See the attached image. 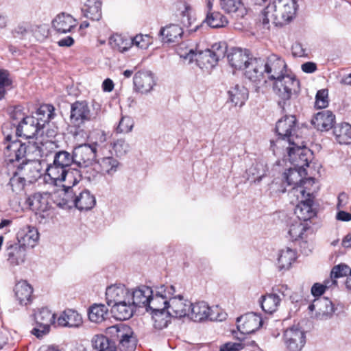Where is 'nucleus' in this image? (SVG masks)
Segmentation results:
<instances>
[{"label": "nucleus", "mask_w": 351, "mask_h": 351, "mask_svg": "<svg viewBox=\"0 0 351 351\" xmlns=\"http://www.w3.org/2000/svg\"><path fill=\"white\" fill-rule=\"evenodd\" d=\"M268 80L274 81V91L282 99L288 100L293 93L299 90V82L288 73L287 66L280 56L271 53L263 59Z\"/></svg>", "instance_id": "nucleus-1"}, {"label": "nucleus", "mask_w": 351, "mask_h": 351, "mask_svg": "<svg viewBox=\"0 0 351 351\" xmlns=\"http://www.w3.org/2000/svg\"><path fill=\"white\" fill-rule=\"evenodd\" d=\"M106 336L95 335L92 340L93 346L98 351H116L118 346L122 351H133L136 340L132 328L124 324H119L106 329Z\"/></svg>", "instance_id": "nucleus-2"}, {"label": "nucleus", "mask_w": 351, "mask_h": 351, "mask_svg": "<svg viewBox=\"0 0 351 351\" xmlns=\"http://www.w3.org/2000/svg\"><path fill=\"white\" fill-rule=\"evenodd\" d=\"M70 160L69 152L64 150L55 152L53 162L48 164L46 169V182L53 186H60L63 182L74 185L79 183L81 173L77 170L69 169L71 165Z\"/></svg>", "instance_id": "nucleus-3"}, {"label": "nucleus", "mask_w": 351, "mask_h": 351, "mask_svg": "<svg viewBox=\"0 0 351 351\" xmlns=\"http://www.w3.org/2000/svg\"><path fill=\"white\" fill-rule=\"evenodd\" d=\"M296 10L295 0H274L261 12L259 23L266 30L269 29L270 22L275 26H283L293 19Z\"/></svg>", "instance_id": "nucleus-4"}, {"label": "nucleus", "mask_w": 351, "mask_h": 351, "mask_svg": "<svg viewBox=\"0 0 351 351\" xmlns=\"http://www.w3.org/2000/svg\"><path fill=\"white\" fill-rule=\"evenodd\" d=\"M276 132L278 137L271 141V149L274 154L280 152V149L287 145H292L297 138H304L295 116H285L279 119L276 124Z\"/></svg>", "instance_id": "nucleus-5"}, {"label": "nucleus", "mask_w": 351, "mask_h": 351, "mask_svg": "<svg viewBox=\"0 0 351 351\" xmlns=\"http://www.w3.org/2000/svg\"><path fill=\"white\" fill-rule=\"evenodd\" d=\"M290 193L298 200L294 213L299 220L306 222L316 215V210L313 208L314 196L312 193L306 192L305 189L300 186L294 188Z\"/></svg>", "instance_id": "nucleus-6"}, {"label": "nucleus", "mask_w": 351, "mask_h": 351, "mask_svg": "<svg viewBox=\"0 0 351 351\" xmlns=\"http://www.w3.org/2000/svg\"><path fill=\"white\" fill-rule=\"evenodd\" d=\"M226 313L221 312L218 306L210 307L207 302L199 301L191 302L188 318L197 322L210 321H223L226 318Z\"/></svg>", "instance_id": "nucleus-7"}, {"label": "nucleus", "mask_w": 351, "mask_h": 351, "mask_svg": "<svg viewBox=\"0 0 351 351\" xmlns=\"http://www.w3.org/2000/svg\"><path fill=\"white\" fill-rule=\"evenodd\" d=\"M285 147L291 164L299 169L306 170L313 158V153L306 147L304 138H298L295 144Z\"/></svg>", "instance_id": "nucleus-8"}, {"label": "nucleus", "mask_w": 351, "mask_h": 351, "mask_svg": "<svg viewBox=\"0 0 351 351\" xmlns=\"http://www.w3.org/2000/svg\"><path fill=\"white\" fill-rule=\"evenodd\" d=\"M227 46L225 43H215L210 49L197 53L194 60L201 69H211L216 66L218 61L225 57Z\"/></svg>", "instance_id": "nucleus-9"}, {"label": "nucleus", "mask_w": 351, "mask_h": 351, "mask_svg": "<svg viewBox=\"0 0 351 351\" xmlns=\"http://www.w3.org/2000/svg\"><path fill=\"white\" fill-rule=\"evenodd\" d=\"M97 143H84L74 147L70 154V162L80 167H86L91 165L97 157Z\"/></svg>", "instance_id": "nucleus-10"}, {"label": "nucleus", "mask_w": 351, "mask_h": 351, "mask_svg": "<svg viewBox=\"0 0 351 351\" xmlns=\"http://www.w3.org/2000/svg\"><path fill=\"white\" fill-rule=\"evenodd\" d=\"M176 293L172 285H161L152 290L147 311H158L167 310L170 297Z\"/></svg>", "instance_id": "nucleus-11"}, {"label": "nucleus", "mask_w": 351, "mask_h": 351, "mask_svg": "<svg viewBox=\"0 0 351 351\" xmlns=\"http://www.w3.org/2000/svg\"><path fill=\"white\" fill-rule=\"evenodd\" d=\"M36 326L32 330V334L37 338H42L49 333L51 325L54 323L55 314L47 308L38 309L34 314Z\"/></svg>", "instance_id": "nucleus-12"}, {"label": "nucleus", "mask_w": 351, "mask_h": 351, "mask_svg": "<svg viewBox=\"0 0 351 351\" xmlns=\"http://www.w3.org/2000/svg\"><path fill=\"white\" fill-rule=\"evenodd\" d=\"M12 136L8 135L5 137L7 145L5 147L3 154L5 160L9 162L19 161L24 158L26 156L27 150L34 148H38L34 145L27 146L25 143H21L20 141H11Z\"/></svg>", "instance_id": "nucleus-13"}, {"label": "nucleus", "mask_w": 351, "mask_h": 351, "mask_svg": "<svg viewBox=\"0 0 351 351\" xmlns=\"http://www.w3.org/2000/svg\"><path fill=\"white\" fill-rule=\"evenodd\" d=\"M304 332L298 326L286 329L283 335V341L289 351H300L306 343Z\"/></svg>", "instance_id": "nucleus-14"}, {"label": "nucleus", "mask_w": 351, "mask_h": 351, "mask_svg": "<svg viewBox=\"0 0 351 351\" xmlns=\"http://www.w3.org/2000/svg\"><path fill=\"white\" fill-rule=\"evenodd\" d=\"M191 302L181 295H172L169 300L167 313L171 317L183 318L189 317Z\"/></svg>", "instance_id": "nucleus-15"}, {"label": "nucleus", "mask_w": 351, "mask_h": 351, "mask_svg": "<svg viewBox=\"0 0 351 351\" xmlns=\"http://www.w3.org/2000/svg\"><path fill=\"white\" fill-rule=\"evenodd\" d=\"M75 186L73 184H62V188L53 196L54 203L60 208L67 209L74 207L75 199Z\"/></svg>", "instance_id": "nucleus-16"}, {"label": "nucleus", "mask_w": 351, "mask_h": 351, "mask_svg": "<svg viewBox=\"0 0 351 351\" xmlns=\"http://www.w3.org/2000/svg\"><path fill=\"white\" fill-rule=\"evenodd\" d=\"M134 90L141 94L150 93L156 85L154 74L148 70L136 72L133 77Z\"/></svg>", "instance_id": "nucleus-17"}, {"label": "nucleus", "mask_w": 351, "mask_h": 351, "mask_svg": "<svg viewBox=\"0 0 351 351\" xmlns=\"http://www.w3.org/2000/svg\"><path fill=\"white\" fill-rule=\"evenodd\" d=\"M264 64L265 62L261 58H250L244 68L245 77L256 84L266 83L264 77Z\"/></svg>", "instance_id": "nucleus-18"}, {"label": "nucleus", "mask_w": 351, "mask_h": 351, "mask_svg": "<svg viewBox=\"0 0 351 351\" xmlns=\"http://www.w3.org/2000/svg\"><path fill=\"white\" fill-rule=\"evenodd\" d=\"M90 119V111L86 102L76 101L71 105L70 120L73 125L80 128Z\"/></svg>", "instance_id": "nucleus-19"}, {"label": "nucleus", "mask_w": 351, "mask_h": 351, "mask_svg": "<svg viewBox=\"0 0 351 351\" xmlns=\"http://www.w3.org/2000/svg\"><path fill=\"white\" fill-rule=\"evenodd\" d=\"M40 133L43 135L42 130L37 125L36 119L32 117H23L16 128V134L27 139L33 138Z\"/></svg>", "instance_id": "nucleus-20"}, {"label": "nucleus", "mask_w": 351, "mask_h": 351, "mask_svg": "<svg viewBox=\"0 0 351 351\" xmlns=\"http://www.w3.org/2000/svg\"><path fill=\"white\" fill-rule=\"evenodd\" d=\"M237 328L243 334H251L262 325V319L255 313H247L237 319Z\"/></svg>", "instance_id": "nucleus-21"}, {"label": "nucleus", "mask_w": 351, "mask_h": 351, "mask_svg": "<svg viewBox=\"0 0 351 351\" xmlns=\"http://www.w3.org/2000/svg\"><path fill=\"white\" fill-rule=\"evenodd\" d=\"M5 255L11 265H19L25 262L26 248L17 242L9 241L6 243Z\"/></svg>", "instance_id": "nucleus-22"}, {"label": "nucleus", "mask_w": 351, "mask_h": 351, "mask_svg": "<svg viewBox=\"0 0 351 351\" xmlns=\"http://www.w3.org/2000/svg\"><path fill=\"white\" fill-rule=\"evenodd\" d=\"M308 309L315 311V316L319 319H327L332 317L335 312L332 302L327 298L315 299Z\"/></svg>", "instance_id": "nucleus-23"}, {"label": "nucleus", "mask_w": 351, "mask_h": 351, "mask_svg": "<svg viewBox=\"0 0 351 351\" xmlns=\"http://www.w3.org/2000/svg\"><path fill=\"white\" fill-rule=\"evenodd\" d=\"M306 170L299 169V168L293 167L285 171L282 178L287 183V186H293L292 191L294 188L299 186L305 189L304 184L311 181L310 178H306Z\"/></svg>", "instance_id": "nucleus-24"}, {"label": "nucleus", "mask_w": 351, "mask_h": 351, "mask_svg": "<svg viewBox=\"0 0 351 351\" xmlns=\"http://www.w3.org/2000/svg\"><path fill=\"white\" fill-rule=\"evenodd\" d=\"M106 300L110 306L130 300V291L123 285H113L107 287L106 291Z\"/></svg>", "instance_id": "nucleus-25"}, {"label": "nucleus", "mask_w": 351, "mask_h": 351, "mask_svg": "<svg viewBox=\"0 0 351 351\" xmlns=\"http://www.w3.org/2000/svg\"><path fill=\"white\" fill-rule=\"evenodd\" d=\"M152 295V289L147 286H141L132 291H130V300L135 308L145 307L147 310Z\"/></svg>", "instance_id": "nucleus-26"}, {"label": "nucleus", "mask_w": 351, "mask_h": 351, "mask_svg": "<svg viewBox=\"0 0 351 351\" xmlns=\"http://www.w3.org/2000/svg\"><path fill=\"white\" fill-rule=\"evenodd\" d=\"M77 22L71 14L62 12L52 21V27L60 34H66L77 26Z\"/></svg>", "instance_id": "nucleus-27"}, {"label": "nucleus", "mask_w": 351, "mask_h": 351, "mask_svg": "<svg viewBox=\"0 0 351 351\" xmlns=\"http://www.w3.org/2000/svg\"><path fill=\"white\" fill-rule=\"evenodd\" d=\"M227 58L230 66L236 69H244L250 60L248 51L241 48H232L228 52Z\"/></svg>", "instance_id": "nucleus-28"}, {"label": "nucleus", "mask_w": 351, "mask_h": 351, "mask_svg": "<svg viewBox=\"0 0 351 351\" xmlns=\"http://www.w3.org/2000/svg\"><path fill=\"white\" fill-rule=\"evenodd\" d=\"M96 204V199L93 194L88 189H82L75 193L74 207L80 210H88L92 209Z\"/></svg>", "instance_id": "nucleus-29"}, {"label": "nucleus", "mask_w": 351, "mask_h": 351, "mask_svg": "<svg viewBox=\"0 0 351 351\" xmlns=\"http://www.w3.org/2000/svg\"><path fill=\"white\" fill-rule=\"evenodd\" d=\"M335 116L330 110H323L315 114L311 121L318 130L328 131L334 125Z\"/></svg>", "instance_id": "nucleus-30"}, {"label": "nucleus", "mask_w": 351, "mask_h": 351, "mask_svg": "<svg viewBox=\"0 0 351 351\" xmlns=\"http://www.w3.org/2000/svg\"><path fill=\"white\" fill-rule=\"evenodd\" d=\"M39 234L34 227L26 226L21 229L17 233V243L27 247H34L38 241Z\"/></svg>", "instance_id": "nucleus-31"}, {"label": "nucleus", "mask_w": 351, "mask_h": 351, "mask_svg": "<svg viewBox=\"0 0 351 351\" xmlns=\"http://www.w3.org/2000/svg\"><path fill=\"white\" fill-rule=\"evenodd\" d=\"M57 323L63 327L77 328L82 324V317L77 311L67 309L58 317Z\"/></svg>", "instance_id": "nucleus-32"}, {"label": "nucleus", "mask_w": 351, "mask_h": 351, "mask_svg": "<svg viewBox=\"0 0 351 351\" xmlns=\"http://www.w3.org/2000/svg\"><path fill=\"white\" fill-rule=\"evenodd\" d=\"M111 311L117 319H130L135 311V307L130 300H125L111 306Z\"/></svg>", "instance_id": "nucleus-33"}, {"label": "nucleus", "mask_w": 351, "mask_h": 351, "mask_svg": "<svg viewBox=\"0 0 351 351\" xmlns=\"http://www.w3.org/2000/svg\"><path fill=\"white\" fill-rule=\"evenodd\" d=\"M54 115V108L53 106L42 105L37 110L35 115L32 117L36 119L37 125H38L41 130H43L45 125L53 118ZM42 134H43V131H42Z\"/></svg>", "instance_id": "nucleus-34"}, {"label": "nucleus", "mask_w": 351, "mask_h": 351, "mask_svg": "<svg viewBox=\"0 0 351 351\" xmlns=\"http://www.w3.org/2000/svg\"><path fill=\"white\" fill-rule=\"evenodd\" d=\"M82 12L86 18L99 21L101 18V2L99 0H87Z\"/></svg>", "instance_id": "nucleus-35"}, {"label": "nucleus", "mask_w": 351, "mask_h": 351, "mask_svg": "<svg viewBox=\"0 0 351 351\" xmlns=\"http://www.w3.org/2000/svg\"><path fill=\"white\" fill-rule=\"evenodd\" d=\"M182 34V28L176 24H171L162 27L159 32V35L162 37V40L166 43L177 42L181 38Z\"/></svg>", "instance_id": "nucleus-36"}, {"label": "nucleus", "mask_w": 351, "mask_h": 351, "mask_svg": "<svg viewBox=\"0 0 351 351\" xmlns=\"http://www.w3.org/2000/svg\"><path fill=\"white\" fill-rule=\"evenodd\" d=\"M31 210L36 213L45 212L49 208L48 200L46 195L36 193L31 195L27 200Z\"/></svg>", "instance_id": "nucleus-37"}, {"label": "nucleus", "mask_w": 351, "mask_h": 351, "mask_svg": "<svg viewBox=\"0 0 351 351\" xmlns=\"http://www.w3.org/2000/svg\"><path fill=\"white\" fill-rule=\"evenodd\" d=\"M228 99L234 106H242L248 97L247 90L242 85L237 84L228 92Z\"/></svg>", "instance_id": "nucleus-38"}, {"label": "nucleus", "mask_w": 351, "mask_h": 351, "mask_svg": "<svg viewBox=\"0 0 351 351\" xmlns=\"http://www.w3.org/2000/svg\"><path fill=\"white\" fill-rule=\"evenodd\" d=\"M176 8L180 11V21L186 27H190L195 21L194 12L191 6L185 1L177 3Z\"/></svg>", "instance_id": "nucleus-39"}, {"label": "nucleus", "mask_w": 351, "mask_h": 351, "mask_svg": "<svg viewBox=\"0 0 351 351\" xmlns=\"http://www.w3.org/2000/svg\"><path fill=\"white\" fill-rule=\"evenodd\" d=\"M14 291L19 303L26 305L30 301L33 289L29 284L23 280L15 285Z\"/></svg>", "instance_id": "nucleus-40"}, {"label": "nucleus", "mask_w": 351, "mask_h": 351, "mask_svg": "<svg viewBox=\"0 0 351 351\" xmlns=\"http://www.w3.org/2000/svg\"><path fill=\"white\" fill-rule=\"evenodd\" d=\"M309 226L306 222L301 220H294L289 228V235L293 241L304 239L306 230Z\"/></svg>", "instance_id": "nucleus-41"}, {"label": "nucleus", "mask_w": 351, "mask_h": 351, "mask_svg": "<svg viewBox=\"0 0 351 351\" xmlns=\"http://www.w3.org/2000/svg\"><path fill=\"white\" fill-rule=\"evenodd\" d=\"M295 259V252L287 247L280 250L278 256V267L279 270L288 269Z\"/></svg>", "instance_id": "nucleus-42"}, {"label": "nucleus", "mask_w": 351, "mask_h": 351, "mask_svg": "<svg viewBox=\"0 0 351 351\" xmlns=\"http://www.w3.org/2000/svg\"><path fill=\"white\" fill-rule=\"evenodd\" d=\"M267 171V166L264 163L256 162L246 170L247 179H251L254 182H260L265 176Z\"/></svg>", "instance_id": "nucleus-43"}, {"label": "nucleus", "mask_w": 351, "mask_h": 351, "mask_svg": "<svg viewBox=\"0 0 351 351\" xmlns=\"http://www.w3.org/2000/svg\"><path fill=\"white\" fill-rule=\"evenodd\" d=\"M336 140L340 144H348L351 142V125L341 123L335 126L333 130Z\"/></svg>", "instance_id": "nucleus-44"}, {"label": "nucleus", "mask_w": 351, "mask_h": 351, "mask_svg": "<svg viewBox=\"0 0 351 351\" xmlns=\"http://www.w3.org/2000/svg\"><path fill=\"white\" fill-rule=\"evenodd\" d=\"M108 313V309L104 304H94L89 308L88 315L90 322L98 324L106 319Z\"/></svg>", "instance_id": "nucleus-45"}, {"label": "nucleus", "mask_w": 351, "mask_h": 351, "mask_svg": "<svg viewBox=\"0 0 351 351\" xmlns=\"http://www.w3.org/2000/svg\"><path fill=\"white\" fill-rule=\"evenodd\" d=\"M261 298V307L267 313H272L276 311L282 300L278 293H269L262 296Z\"/></svg>", "instance_id": "nucleus-46"}, {"label": "nucleus", "mask_w": 351, "mask_h": 351, "mask_svg": "<svg viewBox=\"0 0 351 351\" xmlns=\"http://www.w3.org/2000/svg\"><path fill=\"white\" fill-rule=\"evenodd\" d=\"M103 174L112 176L117 171L120 162L112 156L104 157L97 160Z\"/></svg>", "instance_id": "nucleus-47"}, {"label": "nucleus", "mask_w": 351, "mask_h": 351, "mask_svg": "<svg viewBox=\"0 0 351 351\" xmlns=\"http://www.w3.org/2000/svg\"><path fill=\"white\" fill-rule=\"evenodd\" d=\"M109 43L114 49L120 52L126 51L132 47L131 38L121 34L112 36L110 38Z\"/></svg>", "instance_id": "nucleus-48"}, {"label": "nucleus", "mask_w": 351, "mask_h": 351, "mask_svg": "<svg viewBox=\"0 0 351 351\" xmlns=\"http://www.w3.org/2000/svg\"><path fill=\"white\" fill-rule=\"evenodd\" d=\"M204 22L212 28L223 27L228 24L226 18L219 12H206Z\"/></svg>", "instance_id": "nucleus-49"}, {"label": "nucleus", "mask_w": 351, "mask_h": 351, "mask_svg": "<svg viewBox=\"0 0 351 351\" xmlns=\"http://www.w3.org/2000/svg\"><path fill=\"white\" fill-rule=\"evenodd\" d=\"M177 53L181 58L187 61L189 64L191 63L197 56V52L194 47H190L186 43L179 45L177 48Z\"/></svg>", "instance_id": "nucleus-50"}, {"label": "nucleus", "mask_w": 351, "mask_h": 351, "mask_svg": "<svg viewBox=\"0 0 351 351\" xmlns=\"http://www.w3.org/2000/svg\"><path fill=\"white\" fill-rule=\"evenodd\" d=\"M152 313L154 326L156 328L160 330L167 326L169 315L167 313V310L152 311Z\"/></svg>", "instance_id": "nucleus-51"}, {"label": "nucleus", "mask_w": 351, "mask_h": 351, "mask_svg": "<svg viewBox=\"0 0 351 351\" xmlns=\"http://www.w3.org/2000/svg\"><path fill=\"white\" fill-rule=\"evenodd\" d=\"M134 122L132 117L123 116L115 128L117 134H128L130 132L134 127Z\"/></svg>", "instance_id": "nucleus-52"}, {"label": "nucleus", "mask_w": 351, "mask_h": 351, "mask_svg": "<svg viewBox=\"0 0 351 351\" xmlns=\"http://www.w3.org/2000/svg\"><path fill=\"white\" fill-rule=\"evenodd\" d=\"M23 165L21 169L27 173L29 172L30 177L36 178L39 176L40 164L38 160L28 159L25 164L23 162Z\"/></svg>", "instance_id": "nucleus-53"}, {"label": "nucleus", "mask_w": 351, "mask_h": 351, "mask_svg": "<svg viewBox=\"0 0 351 351\" xmlns=\"http://www.w3.org/2000/svg\"><path fill=\"white\" fill-rule=\"evenodd\" d=\"M269 190L270 194L272 196L279 195L281 193H284L286 191L285 182L280 178L274 179L269 186Z\"/></svg>", "instance_id": "nucleus-54"}, {"label": "nucleus", "mask_w": 351, "mask_h": 351, "mask_svg": "<svg viewBox=\"0 0 351 351\" xmlns=\"http://www.w3.org/2000/svg\"><path fill=\"white\" fill-rule=\"evenodd\" d=\"M350 275V267L344 263L335 265L332 269L330 276L333 279L339 278L343 276ZM333 284H336L337 281L333 280Z\"/></svg>", "instance_id": "nucleus-55"}, {"label": "nucleus", "mask_w": 351, "mask_h": 351, "mask_svg": "<svg viewBox=\"0 0 351 351\" xmlns=\"http://www.w3.org/2000/svg\"><path fill=\"white\" fill-rule=\"evenodd\" d=\"M112 149L117 157H122L130 151V145L124 139H118L113 143Z\"/></svg>", "instance_id": "nucleus-56"}, {"label": "nucleus", "mask_w": 351, "mask_h": 351, "mask_svg": "<svg viewBox=\"0 0 351 351\" xmlns=\"http://www.w3.org/2000/svg\"><path fill=\"white\" fill-rule=\"evenodd\" d=\"M222 10L228 13L235 12L241 5L240 0H220Z\"/></svg>", "instance_id": "nucleus-57"}, {"label": "nucleus", "mask_w": 351, "mask_h": 351, "mask_svg": "<svg viewBox=\"0 0 351 351\" xmlns=\"http://www.w3.org/2000/svg\"><path fill=\"white\" fill-rule=\"evenodd\" d=\"M130 38L132 46L135 45L140 49H147L150 44V38L148 35L138 34Z\"/></svg>", "instance_id": "nucleus-58"}, {"label": "nucleus", "mask_w": 351, "mask_h": 351, "mask_svg": "<svg viewBox=\"0 0 351 351\" xmlns=\"http://www.w3.org/2000/svg\"><path fill=\"white\" fill-rule=\"evenodd\" d=\"M328 104V90L325 89L318 90L315 97V107L324 108Z\"/></svg>", "instance_id": "nucleus-59"}, {"label": "nucleus", "mask_w": 351, "mask_h": 351, "mask_svg": "<svg viewBox=\"0 0 351 351\" xmlns=\"http://www.w3.org/2000/svg\"><path fill=\"white\" fill-rule=\"evenodd\" d=\"M9 184L13 191H21L25 184V180L23 178L20 177L17 173H15L10 178Z\"/></svg>", "instance_id": "nucleus-60"}, {"label": "nucleus", "mask_w": 351, "mask_h": 351, "mask_svg": "<svg viewBox=\"0 0 351 351\" xmlns=\"http://www.w3.org/2000/svg\"><path fill=\"white\" fill-rule=\"evenodd\" d=\"M29 26L26 23L19 24L13 30L12 34L14 37L23 38L28 33Z\"/></svg>", "instance_id": "nucleus-61"}, {"label": "nucleus", "mask_w": 351, "mask_h": 351, "mask_svg": "<svg viewBox=\"0 0 351 351\" xmlns=\"http://www.w3.org/2000/svg\"><path fill=\"white\" fill-rule=\"evenodd\" d=\"M329 282H325L324 284L315 283L311 287V293L314 297L321 296L328 287Z\"/></svg>", "instance_id": "nucleus-62"}, {"label": "nucleus", "mask_w": 351, "mask_h": 351, "mask_svg": "<svg viewBox=\"0 0 351 351\" xmlns=\"http://www.w3.org/2000/svg\"><path fill=\"white\" fill-rule=\"evenodd\" d=\"M242 348L241 343L228 342L221 346L219 351H241Z\"/></svg>", "instance_id": "nucleus-63"}, {"label": "nucleus", "mask_w": 351, "mask_h": 351, "mask_svg": "<svg viewBox=\"0 0 351 351\" xmlns=\"http://www.w3.org/2000/svg\"><path fill=\"white\" fill-rule=\"evenodd\" d=\"M12 81L9 78V73L8 71L0 69V84L5 86L11 85Z\"/></svg>", "instance_id": "nucleus-64"}]
</instances>
